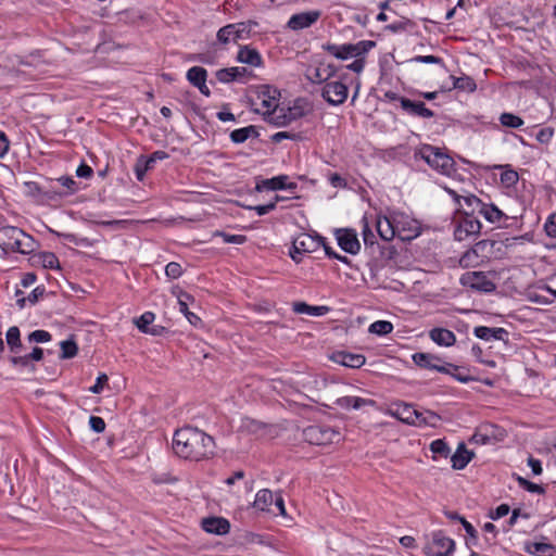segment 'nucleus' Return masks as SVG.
<instances>
[{
	"instance_id": "obj_1",
	"label": "nucleus",
	"mask_w": 556,
	"mask_h": 556,
	"mask_svg": "<svg viewBox=\"0 0 556 556\" xmlns=\"http://www.w3.org/2000/svg\"><path fill=\"white\" fill-rule=\"evenodd\" d=\"M215 447L214 438L195 427H182L173 437L174 453L187 460L210 459L215 454Z\"/></svg>"
},
{
	"instance_id": "obj_2",
	"label": "nucleus",
	"mask_w": 556,
	"mask_h": 556,
	"mask_svg": "<svg viewBox=\"0 0 556 556\" xmlns=\"http://www.w3.org/2000/svg\"><path fill=\"white\" fill-rule=\"evenodd\" d=\"M278 94L279 92L277 89L267 85L261 86L255 98L251 99V105L253 106L254 112L264 115V118L267 122L276 126H283L290 121V118L285 114H278ZM279 112H282V109L279 110Z\"/></svg>"
},
{
	"instance_id": "obj_3",
	"label": "nucleus",
	"mask_w": 556,
	"mask_h": 556,
	"mask_svg": "<svg viewBox=\"0 0 556 556\" xmlns=\"http://www.w3.org/2000/svg\"><path fill=\"white\" fill-rule=\"evenodd\" d=\"M34 238L14 226L0 228V248L5 252L29 254L36 249Z\"/></svg>"
},
{
	"instance_id": "obj_4",
	"label": "nucleus",
	"mask_w": 556,
	"mask_h": 556,
	"mask_svg": "<svg viewBox=\"0 0 556 556\" xmlns=\"http://www.w3.org/2000/svg\"><path fill=\"white\" fill-rule=\"evenodd\" d=\"M420 159H422L431 168L437 170L438 173L451 176L456 172V163L455 161L445 153L442 149L431 146L424 144L418 153Z\"/></svg>"
},
{
	"instance_id": "obj_5",
	"label": "nucleus",
	"mask_w": 556,
	"mask_h": 556,
	"mask_svg": "<svg viewBox=\"0 0 556 556\" xmlns=\"http://www.w3.org/2000/svg\"><path fill=\"white\" fill-rule=\"evenodd\" d=\"M302 438L308 444L325 446L338 443L341 440V433L328 425H312L303 429Z\"/></svg>"
},
{
	"instance_id": "obj_6",
	"label": "nucleus",
	"mask_w": 556,
	"mask_h": 556,
	"mask_svg": "<svg viewBox=\"0 0 556 556\" xmlns=\"http://www.w3.org/2000/svg\"><path fill=\"white\" fill-rule=\"evenodd\" d=\"M376 46L375 41L361 40L356 43L336 45L326 42L321 46L323 50L331 54L338 60H348L353 56L365 55L371 48Z\"/></svg>"
},
{
	"instance_id": "obj_7",
	"label": "nucleus",
	"mask_w": 556,
	"mask_h": 556,
	"mask_svg": "<svg viewBox=\"0 0 556 556\" xmlns=\"http://www.w3.org/2000/svg\"><path fill=\"white\" fill-rule=\"evenodd\" d=\"M455 551V541L438 530L431 533L430 541L424 546L426 556H450Z\"/></svg>"
},
{
	"instance_id": "obj_8",
	"label": "nucleus",
	"mask_w": 556,
	"mask_h": 556,
	"mask_svg": "<svg viewBox=\"0 0 556 556\" xmlns=\"http://www.w3.org/2000/svg\"><path fill=\"white\" fill-rule=\"evenodd\" d=\"M494 242L491 240H480L459 258V266L463 268L475 267L480 264L484 258H488L492 252Z\"/></svg>"
},
{
	"instance_id": "obj_9",
	"label": "nucleus",
	"mask_w": 556,
	"mask_h": 556,
	"mask_svg": "<svg viewBox=\"0 0 556 556\" xmlns=\"http://www.w3.org/2000/svg\"><path fill=\"white\" fill-rule=\"evenodd\" d=\"M346 74L339 77L337 80H329L321 88L323 99L330 105L337 106L343 104L349 96V88L343 83Z\"/></svg>"
},
{
	"instance_id": "obj_10",
	"label": "nucleus",
	"mask_w": 556,
	"mask_h": 556,
	"mask_svg": "<svg viewBox=\"0 0 556 556\" xmlns=\"http://www.w3.org/2000/svg\"><path fill=\"white\" fill-rule=\"evenodd\" d=\"M393 223L396 229V237L402 241H410L419 236V223L402 212H393Z\"/></svg>"
},
{
	"instance_id": "obj_11",
	"label": "nucleus",
	"mask_w": 556,
	"mask_h": 556,
	"mask_svg": "<svg viewBox=\"0 0 556 556\" xmlns=\"http://www.w3.org/2000/svg\"><path fill=\"white\" fill-rule=\"evenodd\" d=\"M253 25H256V23L252 21L228 24L219 28L217 40L223 45H227L231 40L237 42L239 39H245L250 36Z\"/></svg>"
},
{
	"instance_id": "obj_12",
	"label": "nucleus",
	"mask_w": 556,
	"mask_h": 556,
	"mask_svg": "<svg viewBox=\"0 0 556 556\" xmlns=\"http://www.w3.org/2000/svg\"><path fill=\"white\" fill-rule=\"evenodd\" d=\"M412 359L420 368L435 370L442 374H450V368L458 370L457 365L446 363L440 356L431 353L417 352L413 354Z\"/></svg>"
},
{
	"instance_id": "obj_13",
	"label": "nucleus",
	"mask_w": 556,
	"mask_h": 556,
	"mask_svg": "<svg viewBox=\"0 0 556 556\" xmlns=\"http://www.w3.org/2000/svg\"><path fill=\"white\" fill-rule=\"evenodd\" d=\"M460 283L464 287L483 293H491L496 289V285L483 271H467L463 274Z\"/></svg>"
},
{
	"instance_id": "obj_14",
	"label": "nucleus",
	"mask_w": 556,
	"mask_h": 556,
	"mask_svg": "<svg viewBox=\"0 0 556 556\" xmlns=\"http://www.w3.org/2000/svg\"><path fill=\"white\" fill-rule=\"evenodd\" d=\"M336 238L339 247L346 253L357 254L361 250V242L354 229L343 228L337 229Z\"/></svg>"
},
{
	"instance_id": "obj_15",
	"label": "nucleus",
	"mask_w": 556,
	"mask_h": 556,
	"mask_svg": "<svg viewBox=\"0 0 556 556\" xmlns=\"http://www.w3.org/2000/svg\"><path fill=\"white\" fill-rule=\"evenodd\" d=\"M338 67L334 64H320L319 66H309L306 70L305 77L313 84H326L337 75Z\"/></svg>"
},
{
	"instance_id": "obj_16",
	"label": "nucleus",
	"mask_w": 556,
	"mask_h": 556,
	"mask_svg": "<svg viewBox=\"0 0 556 556\" xmlns=\"http://www.w3.org/2000/svg\"><path fill=\"white\" fill-rule=\"evenodd\" d=\"M481 223L475 215H465L454 230V238L457 241L466 240L469 236L479 235Z\"/></svg>"
},
{
	"instance_id": "obj_17",
	"label": "nucleus",
	"mask_w": 556,
	"mask_h": 556,
	"mask_svg": "<svg viewBox=\"0 0 556 556\" xmlns=\"http://www.w3.org/2000/svg\"><path fill=\"white\" fill-rule=\"evenodd\" d=\"M295 253H313L324 244V237L319 235L301 233L293 240Z\"/></svg>"
},
{
	"instance_id": "obj_18",
	"label": "nucleus",
	"mask_w": 556,
	"mask_h": 556,
	"mask_svg": "<svg viewBox=\"0 0 556 556\" xmlns=\"http://www.w3.org/2000/svg\"><path fill=\"white\" fill-rule=\"evenodd\" d=\"M389 414L407 425H418V421L415 420L417 418V409L412 404L404 402L393 403L389 409Z\"/></svg>"
},
{
	"instance_id": "obj_19",
	"label": "nucleus",
	"mask_w": 556,
	"mask_h": 556,
	"mask_svg": "<svg viewBox=\"0 0 556 556\" xmlns=\"http://www.w3.org/2000/svg\"><path fill=\"white\" fill-rule=\"evenodd\" d=\"M319 17L320 11H307L296 13L289 18L287 26L292 30L304 29L315 24Z\"/></svg>"
},
{
	"instance_id": "obj_20",
	"label": "nucleus",
	"mask_w": 556,
	"mask_h": 556,
	"mask_svg": "<svg viewBox=\"0 0 556 556\" xmlns=\"http://www.w3.org/2000/svg\"><path fill=\"white\" fill-rule=\"evenodd\" d=\"M473 334L481 340H498L505 344L509 342V332L502 327L490 328L486 326H477L473 328Z\"/></svg>"
},
{
	"instance_id": "obj_21",
	"label": "nucleus",
	"mask_w": 556,
	"mask_h": 556,
	"mask_svg": "<svg viewBox=\"0 0 556 556\" xmlns=\"http://www.w3.org/2000/svg\"><path fill=\"white\" fill-rule=\"evenodd\" d=\"M331 359L334 363L349 368H361L366 362V357L363 354L351 353L348 351L333 352Z\"/></svg>"
},
{
	"instance_id": "obj_22",
	"label": "nucleus",
	"mask_w": 556,
	"mask_h": 556,
	"mask_svg": "<svg viewBox=\"0 0 556 556\" xmlns=\"http://www.w3.org/2000/svg\"><path fill=\"white\" fill-rule=\"evenodd\" d=\"M401 108L412 116L421 118H432L434 116V112L428 109L422 101H413L408 98H402Z\"/></svg>"
},
{
	"instance_id": "obj_23",
	"label": "nucleus",
	"mask_w": 556,
	"mask_h": 556,
	"mask_svg": "<svg viewBox=\"0 0 556 556\" xmlns=\"http://www.w3.org/2000/svg\"><path fill=\"white\" fill-rule=\"evenodd\" d=\"M393 223V212L388 216L379 215L376 222V228L379 237L383 241H391L396 237V229Z\"/></svg>"
},
{
	"instance_id": "obj_24",
	"label": "nucleus",
	"mask_w": 556,
	"mask_h": 556,
	"mask_svg": "<svg viewBox=\"0 0 556 556\" xmlns=\"http://www.w3.org/2000/svg\"><path fill=\"white\" fill-rule=\"evenodd\" d=\"M202 528L207 533L224 535L229 532L230 523L223 517H207L202 520Z\"/></svg>"
},
{
	"instance_id": "obj_25",
	"label": "nucleus",
	"mask_w": 556,
	"mask_h": 556,
	"mask_svg": "<svg viewBox=\"0 0 556 556\" xmlns=\"http://www.w3.org/2000/svg\"><path fill=\"white\" fill-rule=\"evenodd\" d=\"M250 72L245 67H227L220 68L215 73L218 81L223 84H229L232 81L241 80L243 77L249 75Z\"/></svg>"
},
{
	"instance_id": "obj_26",
	"label": "nucleus",
	"mask_w": 556,
	"mask_h": 556,
	"mask_svg": "<svg viewBox=\"0 0 556 556\" xmlns=\"http://www.w3.org/2000/svg\"><path fill=\"white\" fill-rule=\"evenodd\" d=\"M473 456V452L467 450L465 443H459L456 452L451 456L452 468L455 470H462L466 468Z\"/></svg>"
},
{
	"instance_id": "obj_27",
	"label": "nucleus",
	"mask_w": 556,
	"mask_h": 556,
	"mask_svg": "<svg viewBox=\"0 0 556 556\" xmlns=\"http://www.w3.org/2000/svg\"><path fill=\"white\" fill-rule=\"evenodd\" d=\"M336 404L343 409H361L365 406H376V401L358 396H342L337 399Z\"/></svg>"
},
{
	"instance_id": "obj_28",
	"label": "nucleus",
	"mask_w": 556,
	"mask_h": 556,
	"mask_svg": "<svg viewBox=\"0 0 556 556\" xmlns=\"http://www.w3.org/2000/svg\"><path fill=\"white\" fill-rule=\"evenodd\" d=\"M237 61L254 67H260L263 64V59L260 52L249 46L240 47L237 54Z\"/></svg>"
},
{
	"instance_id": "obj_29",
	"label": "nucleus",
	"mask_w": 556,
	"mask_h": 556,
	"mask_svg": "<svg viewBox=\"0 0 556 556\" xmlns=\"http://www.w3.org/2000/svg\"><path fill=\"white\" fill-rule=\"evenodd\" d=\"M430 339L441 346H452L456 342V337L453 331L446 328H433L429 332Z\"/></svg>"
},
{
	"instance_id": "obj_30",
	"label": "nucleus",
	"mask_w": 556,
	"mask_h": 556,
	"mask_svg": "<svg viewBox=\"0 0 556 556\" xmlns=\"http://www.w3.org/2000/svg\"><path fill=\"white\" fill-rule=\"evenodd\" d=\"M480 215L491 224H497L501 226L503 220H507L508 216L505 215L496 205L483 203L480 207Z\"/></svg>"
},
{
	"instance_id": "obj_31",
	"label": "nucleus",
	"mask_w": 556,
	"mask_h": 556,
	"mask_svg": "<svg viewBox=\"0 0 556 556\" xmlns=\"http://www.w3.org/2000/svg\"><path fill=\"white\" fill-rule=\"evenodd\" d=\"M287 175H279L273 178L258 179L256 181L255 190L262 192L264 190H285V181H288Z\"/></svg>"
},
{
	"instance_id": "obj_32",
	"label": "nucleus",
	"mask_w": 556,
	"mask_h": 556,
	"mask_svg": "<svg viewBox=\"0 0 556 556\" xmlns=\"http://www.w3.org/2000/svg\"><path fill=\"white\" fill-rule=\"evenodd\" d=\"M5 339H7L8 348L12 354H18L22 351L23 344H22L21 331H20L18 327H16V326L10 327L7 331Z\"/></svg>"
},
{
	"instance_id": "obj_33",
	"label": "nucleus",
	"mask_w": 556,
	"mask_h": 556,
	"mask_svg": "<svg viewBox=\"0 0 556 556\" xmlns=\"http://www.w3.org/2000/svg\"><path fill=\"white\" fill-rule=\"evenodd\" d=\"M260 136L256 126L250 125L247 127L235 129L230 132V139L233 143H243L249 138H257Z\"/></svg>"
},
{
	"instance_id": "obj_34",
	"label": "nucleus",
	"mask_w": 556,
	"mask_h": 556,
	"mask_svg": "<svg viewBox=\"0 0 556 556\" xmlns=\"http://www.w3.org/2000/svg\"><path fill=\"white\" fill-rule=\"evenodd\" d=\"M526 552L536 556H556V546L551 543L532 542L526 546Z\"/></svg>"
},
{
	"instance_id": "obj_35",
	"label": "nucleus",
	"mask_w": 556,
	"mask_h": 556,
	"mask_svg": "<svg viewBox=\"0 0 556 556\" xmlns=\"http://www.w3.org/2000/svg\"><path fill=\"white\" fill-rule=\"evenodd\" d=\"M293 311L298 314H307L311 316H323L329 312L328 306H313L308 305L305 302H295L293 304Z\"/></svg>"
},
{
	"instance_id": "obj_36",
	"label": "nucleus",
	"mask_w": 556,
	"mask_h": 556,
	"mask_svg": "<svg viewBox=\"0 0 556 556\" xmlns=\"http://www.w3.org/2000/svg\"><path fill=\"white\" fill-rule=\"evenodd\" d=\"M274 502V493L268 489H262L260 490L254 500V507L260 510H270L269 506Z\"/></svg>"
},
{
	"instance_id": "obj_37",
	"label": "nucleus",
	"mask_w": 556,
	"mask_h": 556,
	"mask_svg": "<svg viewBox=\"0 0 556 556\" xmlns=\"http://www.w3.org/2000/svg\"><path fill=\"white\" fill-rule=\"evenodd\" d=\"M462 201H464V204L460 208L463 210L464 215H475V213H480V207L483 202L475 194L464 195Z\"/></svg>"
},
{
	"instance_id": "obj_38",
	"label": "nucleus",
	"mask_w": 556,
	"mask_h": 556,
	"mask_svg": "<svg viewBox=\"0 0 556 556\" xmlns=\"http://www.w3.org/2000/svg\"><path fill=\"white\" fill-rule=\"evenodd\" d=\"M59 236L67 242L81 248H91L99 242L98 238L90 239L88 237H81L76 233H59Z\"/></svg>"
},
{
	"instance_id": "obj_39",
	"label": "nucleus",
	"mask_w": 556,
	"mask_h": 556,
	"mask_svg": "<svg viewBox=\"0 0 556 556\" xmlns=\"http://www.w3.org/2000/svg\"><path fill=\"white\" fill-rule=\"evenodd\" d=\"M186 78L195 87L199 84L206 83L207 71L201 66H192L188 70Z\"/></svg>"
},
{
	"instance_id": "obj_40",
	"label": "nucleus",
	"mask_w": 556,
	"mask_h": 556,
	"mask_svg": "<svg viewBox=\"0 0 556 556\" xmlns=\"http://www.w3.org/2000/svg\"><path fill=\"white\" fill-rule=\"evenodd\" d=\"M453 79V87L458 90L473 92L477 89V84L470 76L464 75L462 77L451 76Z\"/></svg>"
},
{
	"instance_id": "obj_41",
	"label": "nucleus",
	"mask_w": 556,
	"mask_h": 556,
	"mask_svg": "<svg viewBox=\"0 0 556 556\" xmlns=\"http://www.w3.org/2000/svg\"><path fill=\"white\" fill-rule=\"evenodd\" d=\"M498 119L504 127L508 128H519L523 125V119L513 113L504 112L500 115Z\"/></svg>"
},
{
	"instance_id": "obj_42",
	"label": "nucleus",
	"mask_w": 556,
	"mask_h": 556,
	"mask_svg": "<svg viewBox=\"0 0 556 556\" xmlns=\"http://www.w3.org/2000/svg\"><path fill=\"white\" fill-rule=\"evenodd\" d=\"M369 332L378 336H387L392 332L393 325L388 320H377L369 326Z\"/></svg>"
},
{
	"instance_id": "obj_43",
	"label": "nucleus",
	"mask_w": 556,
	"mask_h": 556,
	"mask_svg": "<svg viewBox=\"0 0 556 556\" xmlns=\"http://www.w3.org/2000/svg\"><path fill=\"white\" fill-rule=\"evenodd\" d=\"M60 346H61L60 357L62 359L73 358L78 352V346L74 340L62 341L60 343Z\"/></svg>"
},
{
	"instance_id": "obj_44",
	"label": "nucleus",
	"mask_w": 556,
	"mask_h": 556,
	"mask_svg": "<svg viewBox=\"0 0 556 556\" xmlns=\"http://www.w3.org/2000/svg\"><path fill=\"white\" fill-rule=\"evenodd\" d=\"M154 319V313L144 312L139 318L135 320V325L141 332L147 333L148 330L151 328V325L153 324Z\"/></svg>"
},
{
	"instance_id": "obj_45",
	"label": "nucleus",
	"mask_w": 556,
	"mask_h": 556,
	"mask_svg": "<svg viewBox=\"0 0 556 556\" xmlns=\"http://www.w3.org/2000/svg\"><path fill=\"white\" fill-rule=\"evenodd\" d=\"M430 451L434 455H439L440 457H444V458H447L451 453V448L448 447L447 443L441 439H437L431 442Z\"/></svg>"
},
{
	"instance_id": "obj_46",
	"label": "nucleus",
	"mask_w": 556,
	"mask_h": 556,
	"mask_svg": "<svg viewBox=\"0 0 556 556\" xmlns=\"http://www.w3.org/2000/svg\"><path fill=\"white\" fill-rule=\"evenodd\" d=\"M362 236H363V241H364L365 249L366 250L370 249L371 253H374V248H375V244L377 243L376 242V236H375V233L372 232V230L370 229L368 223L365 219H364V226H363V230H362Z\"/></svg>"
},
{
	"instance_id": "obj_47",
	"label": "nucleus",
	"mask_w": 556,
	"mask_h": 556,
	"mask_svg": "<svg viewBox=\"0 0 556 556\" xmlns=\"http://www.w3.org/2000/svg\"><path fill=\"white\" fill-rule=\"evenodd\" d=\"M414 26H415V23L413 21H410L409 18L403 17L394 23L387 25L386 29L390 30L392 33H399V31H404L409 28H413Z\"/></svg>"
},
{
	"instance_id": "obj_48",
	"label": "nucleus",
	"mask_w": 556,
	"mask_h": 556,
	"mask_svg": "<svg viewBox=\"0 0 556 556\" xmlns=\"http://www.w3.org/2000/svg\"><path fill=\"white\" fill-rule=\"evenodd\" d=\"M39 258L45 268L54 269L60 267L59 258L52 252H42Z\"/></svg>"
},
{
	"instance_id": "obj_49",
	"label": "nucleus",
	"mask_w": 556,
	"mask_h": 556,
	"mask_svg": "<svg viewBox=\"0 0 556 556\" xmlns=\"http://www.w3.org/2000/svg\"><path fill=\"white\" fill-rule=\"evenodd\" d=\"M215 237H222L225 243L243 244L247 242V237L243 235H230L225 231L216 230Z\"/></svg>"
},
{
	"instance_id": "obj_50",
	"label": "nucleus",
	"mask_w": 556,
	"mask_h": 556,
	"mask_svg": "<svg viewBox=\"0 0 556 556\" xmlns=\"http://www.w3.org/2000/svg\"><path fill=\"white\" fill-rule=\"evenodd\" d=\"M151 169L152 168L149 166V161H144L143 155L139 156L134 168L137 179L142 181L146 173Z\"/></svg>"
},
{
	"instance_id": "obj_51",
	"label": "nucleus",
	"mask_w": 556,
	"mask_h": 556,
	"mask_svg": "<svg viewBox=\"0 0 556 556\" xmlns=\"http://www.w3.org/2000/svg\"><path fill=\"white\" fill-rule=\"evenodd\" d=\"M28 192L33 195H45L47 197L48 199H53L54 195H61V193H58V192H49V191H43L42 188L35 181H28L25 184Z\"/></svg>"
},
{
	"instance_id": "obj_52",
	"label": "nucleus",
	"mask_w": 556,
	"mask_h": 556,
	"mask_svg": "<svg viewBox=\"0 0 556 556\" xmlns=\"http://www.w3.org/2000/svg\"><path fill=\"white\" fill-rule=\"evenodd\" d=\"M518 180V173L514 169H506L501 174V181L507 188L514 187Z\"/></svg>"
},
{
	"instance_id": "obj_53",
	"label": "nucleus",
	"mask_w": 556,
	"mask_h": 556,
	"mask_svg": "<svg viewBox=\"0 0 556 556\" xmlns=\"http://www.w3.org/2000/svg\"><path fill=\"white\" fill-rule=\"evenodd\" d=\"M182 267L177 262H169L165 267V275L169 279H178L182 275Z\"/></svg>"
},
{
	"instance_id": "obj_54",
	"label": "nucleus",
	"mask_w": 556,
	"mask_h": 556,
	"mask_svg": "<svg viewBox=\"0 0 556 556\" xmlns=\"http://www.w3.org/2000/svg\"><path fill=\"white\" fill-rule=\"evenodd\" d=\"M51 334L46 330H35L28 334L29 342L45 343L51 340Z\"/></svg>"
},
{
	"instance_id": "obj_55",
	"label": "nucleus",
	"mask_w": 556,
	"mask_h": 556,
	"mask_svg": "<svg viewBox=\"0 0 556 556\" xmlns=\"http://www.w3.org/2000/svg\"><path fill=\"white\" fill-rule=\"evenodd\" d=\"M9 361L15 367H31L33 370L35 369L34 365H31V359L28 358V354L23 356L13 354Z\"/></svg>"
},
{
	"instance_id": "obj_56",
	"label": "nucleus",
	"mask_w": 556,
	"mask_h": 556,
	"mask_svg": "<svg viewBox=\"0 0 556 556\" xmlns=\"http://www.w3.org/2000/svg\"><path fill=\"white\" fill-rule=\"evenodd\" d=\"M440 419L441 418L437 413L431 412V410H425V417H422V420L418 421V425H416V426L417 427H421V426L435 427Z\"/></svg>"
},
{
	"instance_id": "obj_57",
	"label": "nucleus",
	"mask_w": 556,
	"mask_h": 556,
	"mask_svg": "<svg viewBox=\"0 0 556 556\" xmlns=\"http://www.w3.org/2000/svg\"><path fill=\"white\" fill-rule=\"evenodd\" d=\"M554 131H555V130H554V128H553V127H544V128H541V129L538 131V134H536L535 138H536V140H538L540 143H542V144H547V143L552 140V138H553V136H554Z\"/></svg>"
},
{
	"instance_id": "obj_58",
	"label": "nucleus",
	"mask_w": 556,
	"mask_h": 556,
	"mask_svg": "<svg viewBox=\"0 0 556 556\" xmlns=\"http://www.w3.org/2000/svg\"><path fill=\"white\" fill-rule=\"evenodd\" d=\"M482 349L479 344H473L472 348H471V354L472 356L476 358L477 362L483 364V365H486L489 367H495L496 363L494 361H490V359H483L482 358Z\"/></svg>"
},
{
	"instance_id": "obj_59",
	"label": "nucleus",
	"mask_w": 556,
	"mask_h": 556,
	"mask_svg": "<svg viewBox=\"0 0 556 556\" xmlns=\"http://www.w3.org/2000/svg\"><path fill=\"white\" fill-rule=\"evenodd\" d=\"M409 62L443 65V60L435 55H416Z\"/></svg>"
},
{
	"instance_id": "obj_60",
	"label": "nucleus",
	"mask_w": 556,
	"mask_h": 556,
	"mask_svg": "<svg viewBox=\"0 0 556 556\" xmlns=\"http://www.w3.org/2000/svg\"><path fill=\"white\" fill-rule=\"evenodd\" d=\"M178 304H179V311L185 315L187 312H189L188 303L193 301V296L190 295L188 292L180 291L177 295Z\"/></svg>"
},
{
	"instance_id": "obj_61",
	"label": "nucleus",
	"mask_w": 556,
	"mask_h": 556,
	"mask_svg": "<svg viewBox=\"0 0 556 556\" xmlns=\"http://www.w3.org/2000/svg\"><path fill=\"white\" fill-rule=\"evenodd\" d=\"M169 155L167 152L159 150L150 154L149 156H144V161H149V166L153 169L155 166V163L157 161H163L168 159Z\"/></svg>"
},
{
	"instance_id": "obj_62",
	"label": "nucleus",
	"mask_w": 556,
	"mask_h": 556,
	"mask_svg": "<svg viewBox=\"0 0 556 556\" xmlns=\"http://www.w3.org/2000/svg\"><path fill=\"white\" fill-rule=\"evenodd\" d=\"M285 139L299 140V139H301V135L295 134V132H289V131H279L271 136V140L276 143H279Z\"/></svg>"
},
{
	"instance_id": "obj_63",
	"label": "nucleus",
	"mask_w": 556,
	"mask_h": 556,
	"mask_svg": "<svg viewBox=\"0 0 556 556\" xmlns=\"http://www.w3.org/2000/svg\"><path fill=\"white\" fill-rule=\"evenodd\" d=\"M544 229L548 237L556 238V212L548 216Z\"/></svg>"
},
{
	"instance_id": "obj_64",
	"label": "nucleus",
	"mask_w": 556,
	"mask_h": 556,
	"mask_svg": "<svg viewBox=\"0 0 556 556\" xmlns=\"http://www.w3.org/2000/svg\"><path fill=\"white\" fill-rule=\"evenodd\" d=\"M89 425L90 428L97 433H101L105 430V421L99 416H91L89 418Z\"/></svg>"
}]
</instances>
